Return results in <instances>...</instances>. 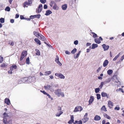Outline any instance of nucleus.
I'll return each mask as SVG.
<instances>
[{
	"label": "nucleus",
	"instance_id": "1",
	"mask_svg": "<svg viewBox=\"0 0 124 124\" xmlns=\"http://www.w3.org/2000/svg\"><path fill=\"white\" fill-rule=\"evenodd\" d=\"M27 55V52L26 51H23L22 53L20 58V61H22L23 58Z\"/></svg>",
	"mask_w": 124,
	"mask_h": 124
},
{
	"label": "nucleus",
	"instance_id": "2",
	"mask_svg": "<svg viewBox=\"0 0 124 124\" xmlns=\"http://www.w3.org/2000/svg\"><path fill=\"white\" fill-rule=\"evenodd\" d=\"M55 75L56 76L60 78L64 79L65 78V76L61 73H55Z\"/></svg>",
	"mask_w": 124,
	"mask_h": 124
},
{
	"label": "nucleus",
	"instance_id": "3",
	"mask_svg": "<svg viewBox=\"0 0 124 124\" xmlns=\"http://www.w3.org/2000/svg\"><path fill=\"white\" fill-rule=\"evenodd\" d=\"M27 79V78L25 77L22 78L21 80L18 81V83L21 84L22 83H26V80Z\"/></svg>",
	"mask_w": 124,
	"mask_h": 124
},
{
	"label": "nucleus",
	"instance_id": "4",
	"mask_svg": "<svg viewBox=\"0 0 124 124\" xmlns=\"http://www.w3.org/2000/svg\"><path fill=\"white\" fill-rule=\"evenodd\" d=\"M42 5L41 4H40L39 6L38 9H36V12L38 13H40L42 11Z\"/></svg>",
	"mask_w": 124,
	"mask_h": 124
},
{
	"label": "nucleus",
	"instance_id": "5",
	"mask_svg": "<svg viewBox=\"0 0 124 124\" xmlns=\"http://www.w3.org/2000/svg\"><path fill=\"white\" fill-rule=\"evenodd\" d=\"M88 113H86L84 116L83 119H82V120L84 123H85L87 122L89 119V118L87 117Z\"/></svg>",
	"mask_w": 124,
	"mask_h": 124
},
{
	"label": "nucleus",
	"instance_id": "6",
	"mask_svg": "<svg viewBox=\"0 0 124 124\" xmlns=\"http://www.w3.org/2000/svg\"><path fill=\"white\" fill-rule=\"evenodd\" d=\"M61 91L60 89H57V90H55L54 93L58 97H60L59 94Z\"/></svg>",
	"mask_w": 124,
	"mask_h": 124
},
{
	"label": "nucleus",
	"instance_id": "7",
	"mask_svg": "<svg viewBox=\"0 0 124 124\" xmlns=\"http://www.w3.org/2000/svg\"><path fill=\"white\" fill-rule=\"evenodd\" d=\"M102 46L104 49V51L107 50L109 48V46L108 45L106 46L105 44H104L102 45Z\"/></svg>",
	"mask_w": 124,
	"mask_h": 124
},
{
	"label": "nucleus",
	"instance_id": "8",
	"mask_svg": "<svg viewBox=\"0 0 124 124\" xmlns=\"http://www.w3.org/2000/svg\"><path fill=\"white\" fill-rule=\"evenodd\" d=\"M94 97L93 96H91L90 97V99L89 101L88 105H90L93 101L94 100Z\"/></svg>",
	"mask_w": 124,
	"mask_h": 124
},
{
	"label": "nucleus",
	"instance_id": "9",
	"mask_svg": "<svg viewBox=\"0 0 124 124\" xmlns=\"http://www.w3.org/2000/svg\"><path fill=\"white\" fill-rule=\"evenodd\" d=\"M56 58L55 59V61L60 66H61L62 65V64L59 61V57L57 55H56Z\"/></svg>",
	"mask_w": 124,
	"mask_h": 124
},
{
	"label": "nucleus",
	"instance_id": "10",
	"mask_svg": "<svg viewBox=\"0 0 124 124\" xmlns=\"http://www.w3.org/2000/svg\"><path fill=\"white\" fill-rule=\"evenodd\" d=\"M33 34L36 36L37 37L39 38V36L41 35V34H40L39 33L36 31H34L33 32Z\"/></svg>",
	"mask_w": 124,
	"mask_h": 124
},
{
	"label": "nucleus",
	"instance_id": "11",
	"mask_svg": "<svg viewBox=\"0 0 124 124\" xmlns=\"http://www.w3.org/2000/svg\"><path fill=\"white\" fill-rule=\"evenodd\" d=\"M94 120L96 121H98L101 119V117L97 115H96L94 117Z\"/></svg>",
	"mask_w": 124,
	"mask_h": 124
},
{
	"label": "nucleus",
	"instance_id": "12",
	"mask_svg": "<svg viewBox=\"0 0 124 124\" xmlns=\"http://www.w3.org/2000/svg\"><path fill=\"white\" fill-rule=\"evenodd\" d=\"M108 107L110 108H111L113 106L112 102L110 101H109L108 102Z\"/></svg>",
	"mask_w": 124,
	"mask_h": 124
},
{
	"label": "nucleus",
	"instance_id": "13",
	"mask_svg": "<svg viewBox=\"0 0 124 124\" xmlns=\"http://www.w3.org/2000/svg\"><path fill=\"white\" fill-rule=\"evenodd\" d=\"M5 102L7 105H9L10 104L9 100L8 98H6L5 100Z\"/></svg>",
	"mask_w": 124,
	"mask_h": 124
},
{
	"label": "nucleus",
	"instance_id": "14",
	"mask_svg": "<svg viewBox=\"0 0 124 124\" xmlns=\"http://www.w3.org/2000/svg\"><path fill=\"white\" fill-rule=\"evenodd\" d=\"M74 117L73 116H71V119L68 122V123L69 124H71L74 122Z\"/></svg>",
	"mask_w": 124,
	"mask_h": 124
},
{
	"label": "nucleus",
	"instance_id": "15",
	"mask_svg": "<svg viewBox=\"0 0 124 124\" xmlns=\"http://www.w3.org/2000/svg\"><path fill=\"white\" fill-rule=\"evenodd\" d=\"M67 7V6L66 4H65L63 5L62 6V9L63 10H66Z\"/></svg>",
	"mask_w": 124,
	"mask_h": 124
},
{
	"label": "nucleus",
	"instance_id": "16",
	"mask_svg": "<svg viewBox=\"0 0 124 124\" xmlns=\"http://www.w3.org/2000/svg\"><path fill=\"white\" fill-rule=\"evenodd\" d=\"M108 62L107 60H105L103 64V66L104 67H106L107 65L108 64Z\"/></svg>",
	"mask_w": 124,
	"mask_h": 124
},
{
	"label": "nucleus",
	"instance_id": "17",
	"mask_svg": "<svg viewBox=\"0 0 124 124\" xmlns=\"http://www.w3.org/2000/svg\"><path fill=\"white\" fill-rule=\"evenodd\" d=\"M52 13L51 11L48 10H47L46 12L45 15L46 16H48Z\"/></svg>",
	"mask_w": 124,
	"mask_h": 124
},
{
	"label": "nucleus",
	"instance_id": "18",
	"mask_svg": "<svg viewBox=\"0 0 124 124\" xmlns=\"http://www.w3.org/2000/svg\"><path fill=\"white\" fill-rule=\"evenodd\" d=\"M26 83H31L32 82V78L29 77L27 78V79L26 80Z\"/></svg>",
	"mask_w": 124,
	"mask_h": 124
},
{
	"label": "nucleus",
	"instance_id": "19",
	"mask_svg": "<svg viewBox=\"0 0 124 124\" xmlns=\"http://www.w3.org/2000/svg\"><path fill=\"white\" fill-rule=\"evenodd\" d=\"M51 87V86L48 85H47L46 86H44V88L46 90H49Z\"/></svg>",
	"mask_w": 124,
	"mask_h": 124
},
{
	"label": "nucleus",
	"instance_id": "20",
	"mask_svg": "<svg viewBox=\"0 0 124 124\" xmlns=\"http://www.w3.org/2000/svg\"><path fill=\"white\" fill-rule=\"evenodd\" d=\"M94 41L95 42L98 44H99L101 43L99 39L98 38H95L94 39Z\"/></svg>",
	"mask_w": 124,
	"mask_h": 124
},
{
	"label": "nucleus",
	"instance_id": "21",
	"mask_svg": "<svg viewBox=\"0 0 124 124\" xmlns=\"http://www.w3.org/2000/svg\"><path fill=\"white\" fill-rule=\"evenodd\" d=\"M35 41L39 45H40L41 43L40 41L38 39L36 38L34 39Z\"/></svg>",
	"mask_w": 124,
	"mask_h": 124
},
{
	"label": "nucleus",
	"instance_id": "22",
	"mask_svg": "<svg viewBox=\"0 0 124 124\" xmlns=\"http://www.w3.org/2000/svg\"><path fill=\"white\" fill-rule=\"evenodd\" d=\"M101 95L102 97H106L107 98H108V96L107 93L104 92H102L101 93Z\"/></svg>",
	"mask_w": 124,
	"mask_h": 124
},
{
	"label": "nucleus",
	"instance_id": "23",
	"mask_svg": "<svg viewBox=\"0 0 124 124\" xmlns=\"http://www.w3.org/2000/svg\"><path fill=\"white\" fill-rule=\"evenodd\" d=\"M35 51L36 52V55L39 56L40 55V51L38 49H35Z\"/></svg>",
	"mask_w": 124,
	"mask_h": 124
},
{
	"label": "nucleus",
	"instance_id": "24",
	"mask_svg": "<svg viewBox=\"0 0 124 124\" xmlns=\"http://www.w3.org/2000/svg\"><path fill=\"white\" fill-rule=\"evenodd\" d=\"M98 46V45L97 44H93L92 45V49H94L95 48L97 47Z\"/></svg>",
	"mask_w": 124,
	"mask_h": 124
},
{
	"label": "nucleus",
	"instance_id": "25",
	"mask_svg": "<svg viewBox=\"0 0 124 124\" xmlns=\"http://www.w3.org/2000/svg\"><path fill=\"white\" fill-rule=\"evenodd\" d=\"M40 36H39V37H40V40L43 41H44L46 39V38L43 36L41 34V35H40Z\"/></svg>",
	"mask_w": 124,
	"mask_h": 124
},
{
	"label": "nucleus",
	"instance_id": "26",
	"mask_svg": "<svg viewBox=\"0 0 124 124\" xmlns=\"http://www.w3.org/2000/svg\"><path fill=\"white\" fill-rule=\"evenodd\" d=\"M101 111H107L106 108L105 106H103L101 107Z\"/></svg>",
	"mask_w": 124,
	"mask_h": 124
},
{
	"label": "nucleus",
	"instance_id": "27",
	"mask_svg": "<svg viewBox=\"0 0 124 124\" xmlns=\"http://www.w3.org/2000/svg\"><path fill=\"white\" fill-rule=\"evenodd\" d=\"M63 113V112L61 111H59L56 114V116H59L61 115Z\"/></svg>",
	"mask_w": 124,
	"mask_h": 124
},
{
	"label": "nucleus",
	"instance_id": "28",
	"mask_svg": "<svg viewBox=\"0 0 124 124\" xmlns=\"http://www.w3.org/2000/svg\"><path fill=\"white\" fill-rule=\"evenodd\" d=\"M113 72V71L111 70H108L107 71L108 74L109 75H111L112 73Z\"/></svg>",
	"mask_w": 124,
	"mask_h": 124
},
{
	"label": "nucleus",
	"instance_id": "29",
	"mask_svg": "<svg viewBox=\"0 0 124 124\" xmlns=\"http://www.w3.org/2000/svg\"><path fill=\"white\" fill-rule=\"evenodd\" d=\"M27 5H29L27 1H25L24 2L23 4V7L24 8L25 7L27 8L28 6H26Z\"/></svg>",
	"mask_w": 124,
	"mask_h": 124
},
{
	"label": "nucleus",
	"instance_id": "30",
	"mask_svg": "<svg viewBox=\"0 0 124 124\" xmlns=\"http://www.w3.org/2000/svg\"><path fill=\"white\" fill-rule=\"evenodd\" d=\"M51 73V72L50 71H46L45 72V75L47 76L50 74Z\"/></svg>",
	"mask_w": 124,
	"mask_h": 124
},
{
	"label": "nucleus",
	"instance_id": "31",
	"mask_svg": "<svg viewBox=\"0 0 124 124\" xmlns=\"http://www.w3.org/2000/svg\"><path fill=\"white\" fill-rule=\"evenodd\" d=\"M77 107L79 111H81L83 109V108L81 106H78Z\"/></svg>",
	"mask_w": 124,
	"mask_h": 124
},
{
	"label": "nucleus",
	"instance_id": "32",
	"mask_svg": "<svg viewBox=\"0 0 124 124\" xmlns=\"http://www.w3.org/2000/svg\"><path fill=\"white\" fill-rule=\"evenodd\" d=\"M7 119L6 118L4 117L3 118V122L5 124H7Z\"/></svg>",
	"mask_w": 124,
	"mask_h": 124
},
{
	"label": "nucleus",
	"instance_id": "33",
	"mask_svg": "<svg viewBox=\"0 0 124 124\" xmlns=\"http://www.w3.org/2000/svg\"><path fill=\"white\" fill-rule=\"evenodd\" d=\"M104 117L108 119H110L111 118L110 117L106 114H105L104 115Z\"/></svg>",
	"mask_w": 124,
	"mask_h": 124
},
{
	"label": "nucleus",
	"instance_id": "34",
	"mask_svg": "<svg viewBox=\"0 0 124 124\" xmlns=\"http://www.w3.org/2000/svg\"><path fill=\"white\" fill-rule=\"evenodd\" d=\"M77 49L76 48H74L71 52V53L74 54L77 51Z\"/></svg>",
	"mask_w": 124,
	"mask_h": 124
},
{
	"label": "nucleus",
	"instance_id": "35",
	"mask_svg": "<svg viewBox=\"0 0 124 124\" xmlns=\"http://www.w3.org/2000/svg\"><path fill=\"white\" fill-rule=\"evenodd\" d=\"M10 8L8 6L7 7H6V8L5 9V10L6 11H7L8 12H9V11H10Z\"/></svg>",
	"mask_w": 124,
	"mask_h": 124
},
{
	"label": "nucleus",
	"instance_id": "36",
	"mask_svg": "<svg viewBox=\"0 0 124 124\" xmlns=\"http://www.w3.org/2000/svg\"><path fill=\"white\" fill-rule=\"evenodd\" d=\"M100 90V89L99 88H96L95 89V93H98L99 92Z\"/></svg>",
	"mask_w": 124,
	"mask_h": 124
},
{
	"label": "nucleus",
	"instance_id": "37",
	"mask_svg": "<svg viewBox=\"0 0 124 124\" xmlns=\"http://www.w3.org/2000/svg\"><path fill=\"white\" fill-rule=\"evenodd\" d=\"M40 16H41V15L39 14L34 15V16L35 18H38V19L40 18Z\"/></svg>",
	"mask_w": 124,
	"mask_h": 124
},
{
	"label": "nucleus",
	"instance_id": "38",
	"mask_svg": "<svg viewBox=\"0 0 124 124\" xmlns=\"http://www.w3.org/2000/svg\"><path fill=\"white\" fill-rule=\"evenodd\" d=\"M26 63L27 64H29L30 63L29 58V57H28L26 60Z\"/></svg>",
	"mask_w": 124,
	"mask_h": 124
},
{
	"label": "nucleus",
	"instance_id": "39",
	"mask_svg": "<svg viewBox=\"0 0 124 124\" xmlns=\"http://www.w3.org/2000/svg\"><path fill=\"white\" fill-rule=\"evenodd\" d=\"M0 22L1 23H3L4 22V19L3 18H0Z\"/></svg>",
	"mask_w": 124,
	"mask_h": 124
},
{
	"label": "nucleus",
	"instance_id": "40",
	"mask_svg": "<svg viewBox=\"0 0 124 124\" xmlns=\"http://www.w3.org/2000/svg\"><path fill=\"white\" fill-rule=\"evenodd\" d=\"M96 96L97 100H99L101 98V95L100 94H96Z\"/></svg>",
	"mask_w": 124,
	"mask_h": 124
},
{
	"label": "nucleus",
	"instance_id": "41",
	"mask_svg": "<svg viewBox=\"0 0 124 124\" xmlns=\"http://www.w3.org/2000/svg\"><path fill=\"white\" fill-rule=\"evenodd\" d=\"M7 66V65L5 63H2L1 65V67L2 68H4L6 67Z\"/></svg>",
	"mask_w": 124,
	"mask_h": 124
},
{
	"label": "nucleus",
	"instance_id": "42",
	"mask_svg": "<svg viewBox=\"0 0 124 124\" xmlns=\"http://www.w3.org/2000/svg\"><path fill=\"white\" fill-rule=\"evenodd\" d=\"M46 95L47 96H48L49 98L51 99V100H53V98L51 97L50 95L48 94L47 93Z\"/></svg>",
	"mask_w": 124,
	"mask_h": 124
},
{
	"label": "nucleus",
	"instance_id": "43",
	"mask_svg": "<svg viewBox=\"0 0 124 124\" xmlns=\"http://www.w3.org/2000/svg\"><path fill=\"white\" fill-rule=\"evenodd\" d=\"M8 44H10L11 46H13L14 45V43L13 41H9Z\"/></svg>",
	"mask_w": 124,
	"mask_h": 124
},
{
	"label": "nucleus",
	"instance_id": "44",
	"mask_svg": "<svg viewBox=\"0 0 124 124\" xmlns=\"http://www.w3.org/2000/svg\"><path fill=\"white\" fill-rule=\"evenodd\" d=\"M57 7V5L56 4H55L53 7V8L54 10H57L56 8Z\"/></svg>",
	"mask_w": 124,
	"mask_h": 124
},
{
	"label": "nucleus",
	"instance_id": "45",
	"mask_svg": "<svg viewBox=\"0 0 124 124\" xmlns=\"http://www.w3.org/2000/svg\"><path fill=\"white\" fill-rule=\"evenodd\" d=\"M3 60V57L1 56H0V63L2 62Z\"/></svg>",
	"mask_w": 124,
	"mask_h": 124
},
{
	"label": "nucleus",
	"instance_id": "46",
	"mask_svg": "<svg viewBox=\"0 0 124 124\" xmlns=\"http://www.w3.org/2000/svg\"><path fill=\"white\" fill-rule=\"evenodd\" d=\"M104 84V82H101V83L100 85L99 86V87H100L101 89Z\"/></svg>",
	"mask_w": 124,
	"mask_h": 124
},
{
	"label": "nucleus",
	"instance_id": "47",
	"mask_svg": "<svg viewBox=\"0 0 124 124\" xmlns=\"http://www.w3.org/2000/svg\"><path fill=\"white\" fill-rule=\"evenodd\" d=\"M7 123L8 124H12V120L10 119L7 121Z\"/></svg>",
	"mask_w": 124,
	"mask_h": 124
},
{
	"label": "nucleus",
	"instance_id": "48",
	"mask_svg": "<svg viewBox=\"0 0 124 124\" xmlns=\"http://www.w3.org/2000/svg\"><path fill=\"white\" fill-rule=\"evenodd\" d=\"M40 2L42 4L45 3L46 2V0H40Z\"/></svg>",
	"mask_w": 124,
	"mask_h": 124
},
{
	"label": "nucleus",
	"instance_id": "49",
	"mask_svg": "<svg viewBox=\"0 0 124 124\" xmlns=\"http://www.w3.org/2000/svg\"><path fill=\"white\" fill-rule=\"evenodd\" d=\"M59 94L60 96V95H61L62 97H64V94L61 91V92Z\"/></svg>",
	"mask_w": 124,
	"mask_h": 124
},
{
	"label": "nucleus",
	"instance_id": "50",
	"mask_svg": "<svg viewBox=\"0 0 124 124\" xmlns=\"http://www.w3.org/2000/svg\"><path fill=\"white\" fill-rule=\"evenodd\" d=\"M11 67L13 68L14 69H16L17 67L16 65H12Z\"/></svg>",
	"mask_w": 124,
	"mask_h": 124
},
{
	"label": "nucleus",
	"instance_id": "51",
	"mask_svg": "<svg viewBox=\"0 0 124 124\" xmlns=\"http://www.w3.org/2000/svg\"><path fill=\"white\" fill-rule=\"evenodd\" d=\"M74 44L76 45H77L78 44V40H76L74 41Z\"/></svg>",
	"mask_w": 124,
	"mask_h": 124
},
{
	"label": "nucleus",
	"instance_id": "52",
	"mask_svg": "<svg viewBox=\"0 0 124 124\" xmlns=\"http://www.w3.org/2000/svg\"><path fill=\"white\" fill-rule=\"evenodd\" d=\"M78 111V109L77 108V107H76L75 108V109H74V110L73 111V112H77V111Z\"/></svg>",
	"mask_w": 124,
	"mask_h": 124
},
{
	"label": "nucleus",
	"instance_id": "53",
	"mask_svg": "<svg viewBox=\"0 0 124 124\" xmlns=\"http://www.w3.org/2000/svg\"><path fill=\"white\" fill-rule=\"evenodd\" d=\"M28 4L29 5H31L32 4V2L31 0H28Z\"/></svg>",
	"mask_w": 124,
	"mask_h": 124
},
{
	"label": "nucleus",
	"instance_id": "54",
	"mask_svg": "<svg viewBox=\"0 0 124 124\" xmlns=\"http://www.w3.org/2000/svg\"><path fill=\"white\" fill-rule=\"evenodd\" d=\"M118 57V56L116 55L115 58L113 59V61H116Z\"/></svg>",
	"mask_w": 124,
	"mask_h": 124
},
{
	"label": "nucleus",
	"instance_id": "55",
	"mask_svg": "<svg viewBox=\"0 0 124 124\" xmlns=\"http://www.w3.org/2000/svg\"><path fill=\"white\" fill-rule=\"evenodd\" d=\"M49 90H50V91L52 92H53L54 91V89L51 86Z\"/></svg>",
	"mask_w": 124,
	"mask_h": 124
},
{
	"label": "nucleus",
	"instance_id": "56",
	"mask_svg": "<svg viewBox=\"0 0 124 124\" xmlns=\"http://www.w3.org/2000/svg\"><path fill=\"white\" fill-rule=\"evenodd\" d=\"M124 59V55H123L121 58H120V61H122Z\"/></svg>",
	"mask_w": 124,
	"mask_h": 124
},
{
	"label": "nucleus",
	"instance_id": "57",
	"mask_svg": "<svg viewBox=\"0 0 124 124\" xmlns=\"http://www.w3.org/2000/svg\"><path fill=\"white\" fill-rule=\"evenodd\" d=\"M62 109V108L60 106H58V110L59 111H61Z\"/></svg>",
	"mask_w": 124,
	"mask_h": 124
},
{
	"label": "nucleus",
	"instance_id": "58",
	"mask_svg": "<svg viewBox=\"0 0 124 124\" xmlns=\"http://www.w3.org/2000/svg\"><path fill=\"white\" fill-rule=\"evenodd\" d=\"M101 67H99L97 69V73L99 72L100 70H101Z\"/></svg>",
	"mask_w": 124,
	"mask_h": 124
},
{
	"label": "nucleus",
	"instance_id": "59",
	"mask_svg": "<svg viewBox=\"0 0 124 124\" xmlns=\"http://www.w3.org/2000/svg\"><path fill=\"white\" fill-rule=\"evenodd\" d=\"M3 115L5 117H7L8 116V114L6 112H5Z\"/></svg>",
	"mask_w": 124,
	"mask_h": 124
},
{
	"label": "nucleus",
	"instance_id": "60",
	"mask_svg": "<svg viewBox=\"0 0 124 124\" xmlns=\"http://www.w3.org/2000/svg\"><path fill=\"white\" fill-rule=\"evenodd\" d=\"M20 18L21 19H24L25 17L23 15H20Z\"/></svg>",
	"mask_w": 124,
	"mask_h": 124
},
{
	"label": "nucleus",
	"instance_id": "61",
	"mask_svg": "<svg viewBox=\"0 0 124 124\" xmlns=\"http://www.w3.org/2000/svg\"><path fill=\"white\" fill-rule=\"evenodd\" d=\"M40 92L44 94L45 95H46L47 93L44 91H42L41 90L40 91Z\"/></svg>",
	"mask_w": 124,
	"mask_h": 124
},
{
	"label": "nucleus",
	"instance_id": "62",
	"mask_svg": "<svg viewBox=\"0 0 124 124\" xmlns=\"http://www.w3.org/2000/svg\"><path fill=\"white\" fill-rule=\"evenodd\" d=\"M65 53L67 54H70V53L67 51H66Z\"/></svg>",
	"mask_w": 124,
	"mask_h": 124
},
{
	"label": "nucleus",
	"instance_id": "63",
	"mask_svg": "<svg viewBox=\"0 0 124 124\" xmlns=\"http://www.w3.org/2000/svg\"><path fill=\"white\" fill-rule=\"evenodd\" d=\"M77 124H82V121L80 120L79 121H78Z\"/></svg>",
	"mask_w": 124,
	"mask_h": 124
},
{
	"label": "nucleus",
	"instance_id": "64",
	"mask_svg": "<svg viewBox=\"0 0 124 124\" xmlns=\"http://www.w3.org/2000/svg\"><path fill=\"white\" fill-rule=\"evenodd\" d=\"M47 8V6L45 4L44 5V9H46Z\"/></svg>",
	"mask_w": 124,
	"mask_h": 124
}]
</instances>
